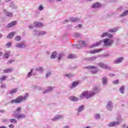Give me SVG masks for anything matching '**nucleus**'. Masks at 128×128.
<instances>
[{
    "instance_id": "nucleus-2",
    "label": "nucleus",
    "mask_w": 128,
    "mask_h": 128,
    "mask_svg": "<svg viewBox=\"0 0 128 128\" xmlns=\"http://www.w3.org/2000/svg\"><path fill=\"white\" fill-rule=\"evenodd\" d=\"M28 98V94H26L24 96H21L17 97V98L15 100H12L10 101L11 104H20V102H25L26 100V98Z\"/></svg>"
},
{
    "instance_id": "nucleus-21",
    "label": "nucleus",
    "mask_w": 128,
    "mask_h": 128,
    "mask_svg": "<svg viewBox=\"0 0 128 128\" xmlns=\"http://www.w3.org/2000/svg\"><path fill=\"white\" fill-rule=\"evenodd\" d=\"M109 32H112V34H114V32H118V28H114L112 29L109 30Z\"/></svg>"
},
{
    "instance_id": "nucleus-36",
    "label": "nucleus",
    "mask_w": 128,
    "mask_h": 128,
    "mask_svg": "<svg viewBox=\"0 0 128 128\" xmlns=\"http://www.w3.org/2000/svg\"><path fill=\"white\" fill-rule=\"evenodd\" d=\"M32 72H33V70L32 69L30 71V72L28 74L27 78H30V76H32Z\"/></svg>"
},
{
    "instance_id": "nucleus-22",
    "label": "nucleus",
    "mask_w": 128,
    "mask_h": 128,
    "mask_svg": "<svg viewBox=\"0 0 128 128\" xmlns=\"http://www.w3.org/2000/svg\"><path fill=\"white\" fill-rule=\"evenodd\" d=\"M17 92L18 88H14L10 91V94H16V92Z\"/></svg>"
},
{
    "instance_id": "nucleus-18",
    "label": "nucleus",
    "mask_w": 128,
    "mask_h": 128,
    "mask_svg": "<svg viewBox=\"0 0 128 128\" xmlns=\"http://www.w3.org/2000/svg\"><path fill=\"white\" fill-rule=\"evenodd\" d=\"M14 34H16V32H10L8 36H7V38H14Z\"/></svg>"
},
{
    "instance_id": "nucleus-19",
    "label": "nucleus",
    "mask_w": 128,
    "mask_h": 128,
    "mask_svg": "<svg viewBox=\"0 0 128 128\" xmlns=\"http://www.w3.org/2000/svg\"><path fill=\"white\" fill-rule=\"evenodd\" d=\"M16 24V21H13L8 24V28H12Z\"/></svg>"
},
{
    "instance_id": "nucleus-59",
    "label": "nucleus",
    "mask_w": 128,
    "mask_h": 128,
    "mask_svg": "<svg viewBox=\"0 0 128 128\" xmlns=\"http://www.w3.org/2000/svg\"><path fill=\"white\" fill-rule=\"evenodd\" d=\"M29 28H34V26H30Z\"/></svg>"
},
{
    "instance_id": "nucleus-62",
    "label": "nucleus",
    "mask_w": 128,
    "mask_h": 128,
    "mask_svg": "<svg viewBox=\"0 0 128 128\" xmlns=\"http://www.w3.org/2000/svg\"><path fill=\"white\" fill-rule=\"evenodd\" d=\"M64 128H70L68 126H65L64 127Z\"/></svg>"
},
{
    "instance_id": "nucleus-14",
    "label": "nucleus",
    "mask_w": 128,
    "mask_h": 128,
    "mask_svg": "<svg viewBox=\"0 0 128 128\" xmlns=\"http://www.w3.org/2000/svg\"><path fill=\"white\" fill-rule=\"evenodd\" d=\"M34 26L37 27V28H40L43 26L42 24L40 22H35L34 23Z\"/></svg>"
},
{
    "instance_id": "nucleus-5",
    "label": "nucleus",
    "mask_w": 128,
    "mask_h": 128,
    "mask_svg": "<svg viewBox=\"0 0 128 128\" xmlns=\"http://www.w3.org/2000/svg\"><path fill=\"white\" fill-rule=\"evenodd\" d=\"M22 112V108H18L14 111V116H16Z\"/></svg>"
},
{
    "instance_id": "nucleus-48",
    "label": "nucleus",
    "mask_w": 128,
    "mask_h": 128,
    "mask_svg": "<svg viewBox=\"0 0 128 128\" xmlns=\"http://www.w3.org/2000/svg\"><path fill=\"white\" fill-rule=\"evenodd\" d=\"M43 9H44V7L40 5L39 6V10H42Z\"/></svg>"
},
{
    "instance_id": "nucleus-15",
    "label": "nucleus",
    "mask_w": 128,
    "mask_h": 128,
    "mask_svg": "<svg viewBox=\"0 0 128 128\" xmlns=\"http://www.w3.org/2000/svg\"><path fill=\"white\" fill-rule=\"evenodd\" d=\"M54 90V88L52 87H48L47 89H46L44 92V94H48V92H50L52 90Z\"/></svg>"
},
{
    "instance_id": "nucleus-60",
    "label": "nucleus",
    "mask_w": 128,
    "mask_h": 128,
    "mask_svg": "<svg viewBox=\"0 0 128 128\" xmlns=\"http://www.w3.org/2000/svg\"><path fill=\"white\" fill-rule=\"evenodd\" d=\"M78 26H79V28H82V24H80L78 25Z\"/></svg>"
},
{
    "instance_id": "nucleus-20",
    "label": "nucleus",
    "mask_w": 128,
    "mask_h": 128,
    "mask_svg": "<svg viewBox=\"0 0 128 128\" xmlns=\"http://www.w3.org/2000/svg\"><path fill=\"white\" fill-rule=\"evenodd\" d=\"M80 82H72V85L70 87V88H76V86H78Z\"/></svg>"
},
{
    "instance_id": "nucleus-9",
    "label": "nucleus",
    "mask_w": 128,
    "mask_h": 128,
    "mask_svg": "<svg viewBox=\"0 0 128 128\" xmlns=\"http://www.w3.org/2000/svg\"><path fill=\"white\" fill-rule=\"evenodd\" d=\"M3 12L5 14L6 16H8V18H12V13L6 12V9H4Z\"/></svg>"
},
{
    "instance_id": "nucleus-58",
    "label": "nucleus",
    "mask_w": 128,
    "mask_h": 128,
    "mask_svg": "<svg viewBox=\"0 0 128 128\" xmlns=\"http://www.w3.org/2000/svg\"><path fill=\"white\" fill-rule=\"evenodd\" d=\"M0 128H6V126H0Z\"/></svg>"
},
{
    "instance_id": "nucleus-53",
    "label": "nucleus",
    "mask_w": 128,
    "mask_h": 128,
    "mask_svg": "<svg viewBox=\"0 0 128 128\" xmlns=\"http://www.w3.org/2000/svg\"><path fill=\"white\" fill-rule=\"evenodd\" d=\"M2 122H8V120H6V119H4V120H2Z\"/></svg>"
},
{
    "instance_id": "nucleus-13",
    "label": "nucleus",
    "mask_w": 128,
    "mask_h": 128,
    "mask_svg": "<svg viewBox=\"0 0 128 128\" xmlns=\"http://www.w3.org/2000/svg\"><path fill=\"white\" fill-rule=\"evenodd\" d=\"M102 50V49H98V50H92L90 52V54H98V52H100Z\"/></svg>"
},
{
    "instance_id": "nucleus-46",
    "label": "nucleus",
    "mask_w": 128,
    "mask_h": 128,
    "mask_svg": "<svg viewBox=\"0 0 128 128\" xmlns=\"http://www.w3.org/2000/svg\"><path fill=\"white\" fill-rule=\"evenodd\" d=\"M51 74H52L50 73V72H48L46 74V78H48L50 76Z\"/></svg>"
},
{
    "instance_id": "nucleus-29",
    "label": "nucleus",
    "mask_w": 128,
    "mask_h": 128,
    "mask_svg": "<svg viewBox=\"0 0 128 128\" xmlns=\"http://www.w3.org/2000/svg\"><path fill=\"white\" fill-rule=\"evenodd\" d=\"M56 58V52H53L51 56V58Z\"/></svg>"
},
{
    "instance_id": "nucleus-45",
    "label": "nucleus",
    "mask_w": 128,
    "mask_h": 128,
    "mask_svg": "<svg viewBox=\"0 0 128 128\" xmlns=\"http://www.w3.org/2000/svg\"><path fill=\"white\" fill-rule=\"evenodd\" d=\"M112 84H118V80L113 81Z\"/></svg>"
},
{
    "instance_id": "nucleus-41",
    "label": "nucleus",
    "mask_w": 128,
    "mask_h": 128,
    "mask_svg": "<svg viewBox=\"0 0 128 128\" xmlns=\"http://www.w3.org/2000/svg\"><path fill=\"white\" fill-rule=\"evenodd\" d=\"M14 62V60H10L7 62V64H12Z\"/></svg>"
},
{
    "instance_id": "nucleus-26",
    "label": "nucleus",
    "mask_w": 128,
    "mask_h": 128,
    "mask_svg": "<svg viewBox=\"0 0 128 128\" xmlns=\"http://www.w3.org/2000/svg\"><path fill=\"white\" fill-rule=\"evenodd\" d=\"M14 40L16 42H20L22 40V38L20 36H18L15 37Z\"/></svg>"
},
{
    "instance_id": "nucleus-56",
    "label": "nucleus",
    "mask_w": 128,
    "mask_h": 128,
    "mask_svg": "<svg viewBox=\"0 0 128 128\" xmlns=\"http://www.w3.org/2000/svg\"><path fill=\"white\" fill-rule=\"evenodd\" d=\"M36 90H42V88L37 86Z\"/></svg>"
},
{
    "instance_id": "nucleus-30",
    "label": "nucleus",
    "mask_w": 128,
    "mask_h": 128,
    "mask_svg": "<svg viewBox=\"0 0 128 128\" xmlns=\"http://www.w3.org/2000/svg\"><path fill=\"white\" fill-rule=\"evenodd\" d=\"M102 43V41L96 42V44L92 45V48H94V46H100Z\"/></svg>"
},
{
    "instance_id": "nucleus-40",
    "label": "nucleus",
    "mask_w": 128,
    "mask_h": 128,
    "mask_svg": "<svg viewBox=\"0 0 128 128\" xmlns=\"http://www.w3.org/2000/svg\"><path fill=\"white\" fill-rule=\"evenodd\" d=\"M102 84H103V86H106V84H108V81L107 80H103Z\"/></svg>"
},
{
    "instance_id": "nucleus-32",
    "label": "nucleus",
    "mask_w": 128,
    "mask_h": 128,
    "mask_svg": "<svg viewBox=\"0 0 128 128\" xmlns=\"http://www.w3.org/2000/svg\"><path fill=\"white\" fill-rule=\"evenodd\" d=\"M8 56H10V52L6 53L4 55V58H8Z\"/></svg>"
},
{
    "instance_id": "nucleus-34",
    "label": "nucleus",
    "mask_w": 128,
    "mask_h": 128,
    "mask_svg": "<svg viewBox=\"0 0 128 128\" xmlns=\"http://www.w3.org/2000/svg\"><path fill=\"white\" fill-rule=\"evenodd\" d=\"M95 118L96 120H100V114H96L95 115Z\"/></svg>"
},
{
    "instance_id": "nucleus-17",
    "label": "nucleus",
    "mask_w": 128,
    "mask_h": 128,
    "mask_svg": "<svg viewBox=\"0 0 128 128\" xmlns=\"http://www.w3.org/2000/svg\"><path fill=\"white\" fill-rule=\"evenodd\" d=\"M84 105H81L78 108V112H82V110H84Z\"/></svg>"
},
{
    "instance_id": "nucleus-38",
    "label": "nucleus",
    "mask_w": 128,
    "mask_h": 128,
    "mask_svg": "<svg viewBox=\"0 0 128 128\" xmlns=\"http://www.w3.org/2000/svg\"><path fill=\"white\" fill-rule=\"evenodd\" d=\"M86 68H88V70H92V68H96V67L94 66H86Z\"/></svg>"
},
{
    "instance_id": "nucleus-3",
    "label": "nucleus",
    "mask_w": 128,
    "mask_h": 128,
    "mask_svg": "<svg viewBox=\"0 0 128 128\" xmlns=\"http://www.w3.org/2000/svg\"><path fill=\"white\" fill-rule=\"evenodd\" d=\"M120 122H122V118L120 117H118L117 118L116 122H114L109 123L108 124V126H109V128L116 126H118Z\"/></svg>"
},
{
    "instance_id": "nucleus-37",
    "label": "nucleus",
    "mask_w": 128,
    "mask_h": 128,
    "mask_svg": "<svg viewBox=\"0 0 128 128\" xmlns=\"http://www.w3.org/2000/svg\"><path fill=\"white\" fill-rule=\"evenodd\" d=\"M64 76H66V78H72V74H64Z\"/></svg>"
},
{
    "instance_id": "nucleus-52",
    "label": "nucleus",
    "mask_w": 128,
    "mask_h": 128,
    "mask_svg": "<svg viewBox=\"0 0 128 128\" xmlns=\"http://www.w3.org/2000/svg\"><path fill=\"white\" fill-rule=\"evenodd\" d=\"M76 48H82V46L80 45H76Z\"/></svg>"
},
{
    "instance_id": "nucleus-51",
    "label": "nucleus",
    "mask_w": 128,
    "mask_h": 128,
    "mask_svg": "<svg viewBox=\"0 0 128 128\" xmlns=\"http://www.w3.org/2000/svg\"><path fill=\"white\" fill-rule=\"evenodd\" d=\"M2 78L3 80H6V76H3Z\"/></svg>"
},
{
    "instance_id": "nucleus-25",
    "label": "nucleus",
    "mask_w": 128,
    "mask_h": 128,
    "mask_svg": "<svg viewBox=\"0 0 128 128\" xmlns=\"http://www.w3.org/2000/svg\"><path fill=\"white\" fill-rule=\"evenodd\" d=\"M99 66L100 68H108L107 66L102 63H99Z\"/></svg>"
},
{
    "instance_id": "nucleus-8",
    "label": "nucleus",
    "mask_w": 128,
    "mask_h": 128,
    "mask_svg": "<svg viewBox=\"0 0 128 128\" xmlns=\"http://www.w3.org/2000/svg\"><path fill=\"white\" fill-rule=\"evenodd\" d=\"M62 118H64V116L57 115L54 117V118H53L52 120H62Z\"/></svg>"
},
{
    "instance_id": "nucleus-55",
    "label": "nucleus",
    "mask_w": 128,
    "mask_h": 128,
    "mask_svg": "<svg viewBox=\"0 0 128 128\" xmlns=\"http://www.w3.org/2000/svg\"><path fill=\"white\" fill-rule=\"evenodd\" d=\"M4 112H6V110H0V112H1L2 114H4Z\"/></svg>"
},
{
    "instance_id": "nucleus-31",
    "label": "nucleus",
    "mask_w": 128,
    "mask_h": 128,
    "mask_svg": "<svg viewBox=\"0 0 128 128\" xmlns=\"http://www.w3.org/2000/svg\"><path fill=\"white\" fill-rule=\"evenodd\" d=\"M128 10H126L125 12H123L122 14L120 15L121 16H128Z\"/></svg>"
},
{
    "instance_id": "nucleus-33",
    "label": "nucleus",
    "mask_w": 128,
    "mask_h": 128,
    "mask_svg": "<svg viewBox=\"0 0 128 128\" xmlns=\"http://www.w3.org/2000/svg\"><path fill=\"white\" fill-rule=\"evenodd\" d=\"M0 84L2 88H6V84H4L2 82H0Z\"/></svg>"
},
{
    "instance_id": "nucleus-50",
    "label": "nucleus",
    "mask_w": 128,
    "mask_h": 128,
    "mask_svg": "<svg viewBox=\"0 0 128 128\" xmlns=\"http://www.w3.org/2000/svg\"><path fill=\"white\" fill-rule=\"evenodd\" d=\"M8 126H9V128H14V126L12 124H10Z\"/></svg>"
},
{
    "instance_id": "nucleus-1",
    "label": "nucleus",
    "mask_w": 128,
    "mask_h": 128,
    "mask_svg": "<svg viewBox=\"0 0 128 128\" xmlns=\"http://www.w3.org/2000/svg\"><path fill=\"white\" fill-rule=\"evenodd\" d=\"M100 92V87L95 86L93 88L92 92H88V91L84 92L80 96V98H90L92 96H94V94H98V92Z\"/></svg>"
},
{
    "instance_id": "nucleus-28",
    "label": "nucleus",
    "mask_w": 128,
    "mask_h": 128,
    "mask_svg": "<svg viewBox=\"0 0 128 128\" xmlns=\"http://www.w3.org/2000/svg\"><path fill=\"white\" fill-rule=\"evenodd\" d=\"M120 92L122 94H124V86H122L121 87H120Z\"/></svg>"
},
{
    "instance_id": "nucleus-64",
    "label": "nucleus",
    "mask_w": 128,
    "mask_h": 128,
    "mask_svg": "<svg viewBox=\"0 0 128 128\" xmlns=\"http://www.w3.org/2000/svg\"><path fill=\"white\" fill-rule=\"evenodd\" d=\"M122 127H123V128H126V124H124V125L122 126Z\"/></svg>"
},
{
    "instance_id": "nucleus-54",
    "label": "nucleus",
    "mask_w": 128,
    "mask_h": 128,
    "mask_svg": "<svg viewBox=\"0 0 128 128\" xmlns=\"http://www.w3.org/2000/svg\"><path fill=\"white\" fill-rule=\"evenodd\" d=\"M108 78L106 77H104L102 78V80H106Z\"/></svg>"
},
{
    "instance_id": "nucleus-11",
    "label": "nucleus",
    "mask_w": 128,
    "mask_h": 128,
    "mask_svg": "<svg viewBox=\"0 0 128 128\" xmlns=\"http://www.w3.org/2000/svg\"><path fill=\"white\" fill-rule=\"evenodd\" d=\"M69 100H72V102H78V98L77 97H76L74 96H71L69 98Z\"/></svg>"
},
{
    "instance_id": "nucleus-43",
    "label": "nucleus",
    "mask_w": 128,
    "mask_h": 128,
    "mask_svg": "<svg viewBox=\"0 0 128 128\" xmlns=\"http://www.w3.org/2000/svg\"><path fill=\"white\" fill-rule=\"evenodd\" d=\"M71 22H78L77 18H71Z\"/></svg>"
},
{
    "instance_id": "nucleus-57",
    "label": "nucleus",
    "mask_w": 128,
    "mask_h": 128,
    "mask_svg": "<svg viewBox=\"0 0 128 128\" xmlns=\"http://www.w3.org/2000/svg\"><path fill=\"white\" fill-rule=\"evenodd\" d=\"M75 36H76V38H78V36H80V35H78L77 34H75Z\"/></svg>"
},
{
    "instance_id": "nucleus-4",
    "label": "nucleus",
    "mask_w": 128,
    "mask_h": 128,
    "mask_svg": "<svg viewBox=\"0 0 128 128\" xmlns=\"http://www.w3.org/2000/svg\"><path fill=\"white\" fill-rule=\"evenodd\" d=\"M104 42L106 46H112L114 44V40L106 38L104 40Z\"/></svg>"
},
{
    "instance_id": "nucleus-12",
    "label": "nucleus",
    "mask_w": 128,
    "mask_h": 128,
    "mask_svg": "<svg viewBox=\"0 0 128 128\" xmlns=\"http://www.w3.org/2000/svg\"><path fill=\"white\" fill-rule=\"evenodd\" d=\"M24 46H24V42L17 44H16V48H24Z\"/></svg>"
},
{
    "instance_id": "nucleus-39",
    "label": "nucleus",
    "mask_w": 128,
    "mask_h": 128,
    "mask_svg": "<svg viewBox=\"0 0 128 128\" xmlns=\"http://www.w3.org/2000/svg\"><path fill=\"white\" fill-rule=\"evenodd\" d=\"M62 56H64V54H60L59 56L58 57V60H62Z\"/></svg>"
},
{
    "instance_id": "nucleus-24",
    "label": "nucleus",
    "mask_w": 128,
    "mask_h": 128,
    "mask_svg": "<svg viewBox=\"0 0 128 128\" xmlns=\"http://www.w3.org/2000/svg\"><path fill=\"white\" fill-rule=\"evenodd\" d=\"M12 72V69L10 68H7L4 70V72L5 74H8V72Z\"/></svg>"
},
{
    "instance_id": "nucleus-16",
    "label": "nucleus",
    "mask_w": 128,
    "mask_h": 128,
    "mask_svg": "<svg viewBox=\"0 0 128 128\" xmlns=\"http://www.w3.org/2000/svg\"><path fill=\"white\" fill-rule=\"evenodd\" d=\"M100 8V4L98 2H96L92 6V8Z\"/></svg>"
},
{
    "instance_id": "nucleus-61",
    "label": "nucleus",
    "mask_w": 128,
    "mask_h": 128,
    "mask_svg": "<svg viewBox=\"0 0 128 128\" xmlns=\"http://www.w3.org/2000/svg\"><path fill=\"white\" fill-rule=\"evenodd\" d=\"M2 56V52H0V56Z\"/></svg>"
},
{
    "instance_id": "nucleus-42",
    "label": "nucleus",
    "mask_w": 128,
    "mask_h": 128,
    "mask_svg": "<svg viewBox=\"0 0 128 128\" xmlns=\"http://www.w3.org/2000/svg\"><path fill=\"white\" fill-rule=\"evenodd\" d=\"M81 44L84 46H86V42L84 41H81Z\"/></svg>"
},
{
    "instance_id": "nucleus-6",
    "label": "nucleus",
    "mask_w": 128,
    "mask_h": 128,
    "mask_svg": "<svg viewBox=\"0 0 128 128\" xmlns=\"http://www.w3.org/2000/svg\"><path fill=\"white\" fill-rule=\"evenodd\" d=\"M16 118H17V120H22L23 118H25L26 115L24 114H19L16 116H14Z\"/></svg>"
},
{
    "instance_id": "nucleus-7",
    "label": "nucleus",
    "mask_w": 128,
    "mask_h": 128,
    "mask_svg": "<svg viewBox=\"0 0 128 128\" xmlns=\"http://www.w3.org/2000/svg\"><path fill=\"white\" fill-rule=\"evenodd\" d=\"M112 102L111 101L108 102L106 106L107 110H112Z\"/></svg>"
},
{
    "instance_id": "nucleus-63",
    "label": "nucleus",
    "mask_w": 128,
    "mask_h": 128,
    "mask_svg": "<svg viewBox=\"0 0 128 128\" xmlns=\"http://www.w3.org/2000/svg\"><path fill=\"white\" fill-rule=\"evenodd\" d=\"M85 128H90V126H86Z\"/></svg>"
},
{
    "instance_id": "nucleus-27",
    "label": "nucleus",
    "mask_w": 128,
    "mask_h": 128,
    "mask_svg": "<svg viewBox=\"0 0 128 128\" xmlns=\"http://www.w3.org/2000/svg\"><path fill=\"white\" fill-rule=\"evenodd\" d=\"M122 60H124L122 58L118 59L116 61H115V64H120V62H122Z\"/></svg>"
},
{
    "instance_id": "nucleus-47",
    "label": "nucleus",
    "mask_w": 128,
    "mask_h": 128,
    "mask_svg": "<svg viewBox=\"0 0 128 128\" xmlns=\"http://www.w3.org/2000/svg\"><path fill=\"white\" fill-rule=\"evenodd\" d=\"M37 70H38V72H42L43 70H42V67H39L38 69Z\"/></svg>"
},
{
    "instance_id": "nucleus-44",
    "label": "nucleus",
    "mask_w": 128,
    "mask_h": 128,
    "mask_svg": "<svg viewBox=\"0 0 128 128\" xmlns=\"http://www.w3.org/2000/svg\"><path fill=\"white\" fill-rule=\"evenodd\" d=\"M6 46L7 48H10V46H12L11 42H9L8 43H7Z\"/></svg>"
},
{
    "instance_id": "nucleus-49",
    "label": "nucleus",
    "mask_w": 128,
    "mask_h": 128,
    "mask_svg": "<svg viewBox=\"0 0 128 128\" xmlns=\"http://www.w3.org/2000/svg\"><path fill=\"white\" fill-rule=\"evenodd\" d=\"M46 34V32L44 31H42L40 32V34H42V35Z\"/></svg>"
},
{
    "instance_id": "nucleus-10",
    "label": "nucleus",
    "mask_w": 128,
    "mask_h": 128,
    "mask_svg": "<svg viewBox=\"0 0 128 128\" xmlns=\"http://www.w3.org/2000/svg\"><path fill=\"white\" fill-rule=\"evenodd\" d=\"M108 36V38H112L113 36L112 34H109L108 32L103 33V34L101 35V38H104Z\"/></svg>"
},
{
    "instance_id": "nucleus-35",
    "label": "nucleus",
    "mask_w": 128,
    "mask_h": 128,
    "mask_svg": "<svg viewBox=\"0 0 128 128\" xmlns=\"http://www.w3.org/2000/svg\"><path fill=\"white\" fill-rule=\"evenodd\" d=\"M74 58V55L72 54H70L68 56V58Z\"/></svg>"
},
{
    "instance_id": "nucleus-23",
    "label": "nucleus",
    "mask_w": 128,
    "mask_h": 128,
    "mask_svg": "<svg viewBox=\"0 0 128 128\" xmlns=\"http://www.w3.org/2000/svg\"><path fill=\"white\" fill-rule=\"evenodd\" d=\"M9 120L10 122H11V124H18V121H16V120L15 118H12L10 119Z\"/></svg>"
}]
</instances>
